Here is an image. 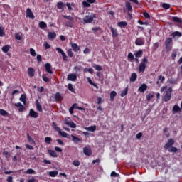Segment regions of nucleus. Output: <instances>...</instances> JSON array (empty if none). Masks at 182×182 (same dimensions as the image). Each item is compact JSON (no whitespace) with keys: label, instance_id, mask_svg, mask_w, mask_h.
Returning <instances> with one entry per match:
<instances>
[{"label":"nucleus","instance_id":"f257e3e1","mask_svg":"<svg viewBox=\"0 0 182 182\" xmlns=\"http://www.w3.org/2000/svg\"><path fill=\"white\" fill-rule=\"evenodd\" d=\"M63 17L64 19H68V21H65V26H67V28H73L75 25V23L73 22L75 18L73 16L63 15Z\"/></svg>","mask_w":182,"mask_h":182},{"label":"nucleus","instance_id":"f03ea898","mask_svg":"<svg viewBox=\"0 0 182 182\" xmlns=\"http://www.w3.org/2000/svg\"><path fill=\"white\" fill-rule=\"evenodd\" d=\"M95 18H96V14H95V13H88L83 18V22H85V23H92V21Z\"/></svg>","mask_w":182,"mask_h":182},{"label":"nucleus","instance_id":"7ed1b4c3","mask_svg":"<svg viewBox=\"0 0 182 182\" xmlns=\"http://www.w3.org/2000/svg\"><path fill=\"white\" fill-rule=\"evenodd\" d=\"M149 63V60L147 58H144L142 59L141 63L139 64V72L141 73V72H144L146 70V65Z\"/></svg>","mask_w":182,"mask_h":182},{"label":"nucleus","instance_id":"20e7f679","mask_svg":"<svg viewBox=\"0 0 182 182\" xmlns=\"http://www.w3.org/2000/svg\"><path fill=\"white\" fill-rule=\"evenodd\" d=\"M171 93H173V88L172 87H169L166 92V94L164 97V102H170V100H171Z\"/></svg>","mask_w":182,"mask_h":182},{"label":"nucleus","instance_id":"39448f33","mask_svg":"<svg viewBox=\"0 0 182 182\" xmlns=\"http://www.w3.org/2000/svg\"><path fill=\"white\" fill-rule=\"evenodd\" d=\"M55 50H57V52L58 53H60L62 55L63 60H64L65 62H68V55H66V53H65V51H63V50H62V48H56Z\"/></svg>","mask_w":182,"mask_h":182},{"label":"nucleus","instance_id":"423d86ee","mask_svg":"<svg viewBox=\"0 0 182 182\" xmlns=\"http://www.w3.org/2000/svg\"><path fill=\"white\" fill-rule=\"evenodd\" d=\"M83 153L85 156H92V149L90 145H87L83 148Z\"/></svg>","mask_w":182,"mask_h":182},{"label":"nucleus","instance_id":"0eeeda50","mask_svg":"<svg viewBox=\"0 0 182 182\" xmlns=\"http://www.w3.org/2000/svg\"><path fill=\"white\" fill-rule=\"evenodd\" d=\"M175 143V141L173 139H169L167 143L164 145L165 150H168L170 147L173 146Z\"/></svg>","mask_w":182,"mask_h":182},{"label":"nucleus","instance_id":"6e6552de","mask_svg":"<svg viewBox=\"0 0 182 182\" xmlns=\"http://www.w3.org/2000/svg\"><path fill=\"white\" fill-rule=\"evenodd\" d=\"M44 68L47 73H49V75H53V71L52 70V65H50V63H46Z\"/></svg>","mask_w":182,"mask_h":182},{"label":"nucleus","instance_id":"1a4fd4ad","mask_svg":"<svg viewBox=\"0 0 182 182\" xmlns=\"http://www.w3.org/2000/svg\"><path fill=\"white\" fill-rule=\"evenodd\" d=\"M96 2V0H86L82 1V6L83 8H89L90 6V4H95Z\"/></svg>","mask_w":182,"mask_h":182},{"label":"nucleus","instance_id":"9d476101","mask_svg":"<svg viewBox=\"0 0 182 182\" xmlns=\"http://www.w3.org/2000/svg\"><path fill=\"white\" fill-rule=\"evenodd\" d=\"M65 124L71 127V129H76V124L73 122L72 120L65 119L64 121Z\"/></svg>","mask_w":182,"mask_h":182},{"label":"nucleus","instance_id":"9b49d317","mask_svg":"<svg viewBox=\"0 0 182 182\" xmlns=\"http://www.w3.org/2000/svg\"><path fill=\"white\" fill-rule=\"evenodd\" d=\"M29 116L33 119H38V117H39V114H38L35 110L31 109L29 111Z\"/></svg>","mask_w":182,"mask_h":182},{"label":"nucleus","instance_id":"f8f14e48","mask_svg":"<svg viewBox=\"0 0 182 182\" xmlns=\"http://www.w3.org/2000/svg\"><path fill=\"white\" fill-rule=\"evenodd\" d=\"M67 79L70 82H75V80L77 79V75L76 74H70L68 75Z\"/></svg>","mask_w":182,"mask_h":182},{"label":"nucleus","instance_id":"ddd939ff","mask_svg":"<svg viewBox=\"0 0 182 182\" xmlns=\"http://www.w3.org/2000/svg\"><path fill=\"white\" fill-rule=\"evenodd\" d=\"M26 16H28V18H30L31 19H35V16L33 15V13L30 8H28L26 9Z\"/></svg>","mask_w":182,"mask_h":182},{"label":"nucleus","instance_id":"4468645a","mask_svg":"<svg viewBox=\"0 0 182 182\" xmlns=\"http://www.w3.org/2000/svg\"><path fill=\"white\" fill-rule=\"evenodd\" d=\"M109 29L112 33V38H117V36H119V33H117V29L113 28V26H110Z\"/></svg>","mask_w":182,"mask_h":182},{"label":"nucleus","instance_id":"2eb2a0df","mask_svg":"<svg viewBox=\"0 0 182 182\" xmlns=\"http://www.w3.org/2000/svg\"><path fill=\"white\" fill-rule=\"evenodd\" d=\"M54 99H55V102H62L63 98L62 97L60 92H58L55 93V95L54 96Z\"/></svg>","mask_w":182,"mask_h":182},{"label":"nucleus","instance_id":"dca6fc26","mask_svg":"<svg viewBox=\"0 0 182 182\" xmlns=\"http://www.w3.org/2000/svg\"><path fill=\"white\" fill-rule=\"evenodd\" d=\"M147 90V85L142 84L138 89V92H140V93H144Z\"/></svg>","mask_w":182,"mask_h":182},{"label":"nucleus","instance_id":"f3484780","mask_svg":"<svg viewBox=\"0 0 182 182\" xmlns=\"http://www.w3.org/2000/svg\"><path fill=\"white\" fill-rule=\"evenodd\" d=\"M14 106H16V107H19L18 109V112H23V110H25V107H23V105H22V103L21 102H17L16 104H14Z\"/></svg>","mask_w":182,"mask_h":182},{"label":"nucleus","instance_id":"a211bd4d","mask_svg":"<svg viewBox=\"0 0 182 182\" xmlns=\"http://www.w3.org/2000/svg\"><path fill=\"white\" fill-rule=\"evenodd\" d=\"M135 44L137 46H143V45H144V41H143V38H136L135 41Z\"/></svg>","mask_w":182,"mask_h":182},{"label":"nucleus","instance_id":"6ab92c4d","mask_svg":"<svg viewBox=\"0 0 182 182\" xmlns=\"http://www.w3.org/2000/svg\"><path fill=\"white\" fill-rule=\"evenodd\" d=\"M28 75L30 76V77H33L35 76V69L33 68H28Z\"/></svg>","mask_w":182,"mask_h":182},{"label":"nucleus","instance_id":"aec40b11","mask_svg":"<svg viewBox=\"0 0 182 182\" xmlns=\"http://www.w3.org/2000/svg\"><path fill=\"white\" fill-rule=\"evenodd\" d=\"M125 6L127 9V12H133V7L132 6V4L129 1H127L125 3Z\"/></svg>","mask_w":182,"mask_h":182},{"label":"nucleus","instance_id":"412c9836","mask_svg":"<svg viewBox=\"0 0 182 182\" xmlns=\"http://www.w3.org/2000/svg\"><path fill=\"white\" fill-rule=\"evenodd\" d=\"M71 48L74 52H79L80 50V47L77 43H72Z\"/></svg>","mask_w":182,"mask_h":182},{"label":"nucleus","instance_id":"4be33fe9","mask_svg":"<svg viewBox=\"0 0 182 182\" xmlns=\"http://www.w3.org/2000/svg\"><path fill=\"white\" fill-rule=\"evenodd\" d=\"M48 38L50 41H53L56 38V33L55 32H48Z\"/></svg>","mask_w":182,"mask_h":182},{"label":"nucleus","instance_id":"5701e85b","mask_svg":"<svg viewBox=\"0 0 182 182\" xmlns=\"http://www.w3.org/2000/svg\"><path fill=\"white\" fill-rule=\"evenodd\" d=\"M171 21L172 22H176V23H182L181 18H178V16H172Z\"/></svg>","mask_w":182,"mask_h":182},{"label":"nucleus","instance_id":"b1692460","mask_svg":"<svg viewBox=\"0 0 182 182\" xmlns=\"http://www.w3.org/2000/svg\"><path fill=\"white\" fill-rule=\"evenodd\" d=\"M10 49H11V46H9V45H6V46H3L1 48L2 52H4V53H8V52H9Z\"/></svg>","mask_w":182,"mask_h":182},{"label":"nucleus","instance_id":"393cba45","mask_svg":"<svg viewBox=\"0 0 182 182\" xmlns=\"http://www.w3.org/2000/svg\"><path fill=\"white\" fill-rule=\"evenodd\" d=\"M129 80L130 82H136L137 80V74L136 73H132Z\"/></svg>","mask_w":182,"mask_h":182},{"label":"nucleus","instance_id":"a878e982","mask_svg":"<svg viewBox=\"0 0 182 182\" xmlns=\"http://www.w3.org/2000/svg\"><path fill=\"white\" fill-rule=\"evenodd\" d=\"M72 140L75 143H79V141H82V139L76 136H74L73 134L71 135Z\"/></svg>","mask_w":182,"mask_h":182},{"label":"nucleus","instance_id":"bb28decb","mask_svg":"<svg viewBox=\"0 0 182 182\" xmlns=\"http://www.w3.org/2000/svg\"><path fill=\"white\" fill-rule=\"evenodd\" d=\"M38 26L40 29H45V28H48V24H46L45 21H40L38 23Z\"/></svg>","mask_w":182,"mask_h":182},{"label":"nucleus","instance_id":"cd10ccee","mask_svg":"<svg viewBox=\"0 0 182 182\" xmlns=\"http://www.w3.org/2000/svg\"><path fill=\"white\" fill-rule=\"evenodd\" d=\"M166 80V77L163 75H159L158 77V81L156 82V84L159 85V83H164Z\"/></svg>","mask_w":182,"mask_h":182},{"label":"nucleus","instance_id":"c85d7f7f","mask_svg":"<svg viewBox=\"0 0 182 182\" xmlns=\"http://www.w3.org/2000/svg\"><path fill=\"white\" fill-rule=\"evenodd\" d=\"M116 96H117V92H116V91H112L110 92V101L113 102Z\"/></svg>","mask_w":182,"mask_h":182},{"label":"nucleus","instance_id":"c756f323","mask_svg":"<svg viewBox=\"0 0 182 182\" xmlns=\"http://www.w3.org/2000/svg\"><path fill=\"white\" fill-rule=\"evenodd\" d=\"M27 140L30 144H36L35 140L29 135V134H27Z\"/></svg>","mask_w":182,"mask_h":182},{"label":"nucleus","instance_id":"7c9ffc66","mask_svg":"<svg viewBox=\"0 0 182 182\" xmlns=\"http://www.w3.org/2000/svg\"><path fill=\"white\" fill-rule=\"evenodd\" d=\"M177 52H178V50L173 49L171 53V58L173 60H176V58H177Z\"/></svg>","mask_w":182,"mask_h":182},{"label":"nucleus","instance_id":"2f4dec72","mask_svg":"<svg viewBox=\"0 0 182 182\" xmlns=\"http://www.w3.org/2000/svg\"><path fill=\"white\" fill-rule=\"evenodd\" d=\"M169 153H177L178 151V149H177V147L175 146H171L169 147V149H168Z\"/></svg>","mask_w":182,"mask_h":182},{"label":"nucleus","instance_id":"473e14b6","mask_svg":"<svg viewBox=\"0 0 182 182\" xmlns=\"http://www.w3.org/2000/svg\"><path fill=\"white\" fill-rule=\"evenodd\" d=\"M36 104L38 112H42V105H41V103H39V101L38 100H36Z\"/></svg>","mask_w":182,"mask_h":182},{"label":"nucleus","instance_id":"72a5a7b5","mask_svg":"<svg viewBox=\"0 0 182 182\" xmlns=\"http://www.w3.org/2000/svg\"><path fill=\"white\" fill-rule=\"evenodd\" d=\"M48 153L51 157H58V154L54 150L48 149Z\"/></svg>","mask_w":182,"mask_h":182},{"label":"nucleus","instance_id":"f704fd0d","mask_svg":"<svg viewBox=\"0 0 182 182\" xmlns=\"http://www.w3.org/2000/svg\"><path fill=\"white\" fill-rule=\"evenodd\" d=\"M180 110H181L180 107L178 105H176L173 106L172 112H173V113H177V112H180Z\"/></svg>","mask_w":182,"mask_h":182},{"label":"nucleus","instance_id":"c9c22d12","mask_svg":"<svg viewBox=\"0 0 182 182\" xmlns=\"http://www.w3.org/2000/svg\"><path fill=\"white\" fill-rule=\"evenodd\" d=\"M92 68H94V69H95V70H97L98 72H100L102 70H103V67L97 65V64H95Z\"/></svg>","mask_w":182,"mask_h":182},{"label":"nucleus","instance_id":"e433bc0d","mask_svg":"<svg viewBox=\"0 0 182 182\" xmlns=\"http://www.w3.org/2000/svg\"><path fill=\"white\" fill-rule=\"evenodd\" d=\"M57 8H58V9H63V8H65V3H63L62 1L58 2Z\"/></svg>","mask_w":182,"mask_h":182},{"label":"nucleus","instance_id":"4c0bfd02","mask_svg":"<svg viewBox=\"0 0 182 182\" xmlns=\"http://www.w3.org/2000/svg\"><path fill=\"white\" fill-rule=\"evenodd\" d=\"M20 101L23 103V105H26V95L23 94L20 97Z\"/></svg>","mask_w":182,"mask_h":182},{"label":"nucleus","instance_id":"58836bf2","mask_svg":"<svg viewBox=\"0 0 182 182\" xmlns=\"http://www.w3.org/2000/svg\"><path fill=\"white\" fill-rule=\"evenodd\" d=\"M117 26H119V28H124V26H127V22L126 21L118 22Z\"/></svg>","mask_w":182,"mask_h":182},{"label":"nucleus","instance_id":"ea45409f","mask_svg":"<svg viewBox=\"0 0 182 182\" xmlns=\"http://www.w3.org/2000/svg\"><path fill=\"white\" fill-rule=\"evenodd\" d=\"M129 92V88L128 87H127L124 90H122V92H121V97H124V96H126V95H127Z\"/></svg>","mask_w":182,"mask_h":182},{"label":"nucleus","instance_id":"a19ab883","mask_svg":"<svg viewBox=\"0 0 182 182\" xmlns=\"http://www.w3.org/2000/svg\"><path fill=\"white\" fill-rule=\"evenodd\" d=\"M53 128L55 129L56 132H60V127H58L56 122H53L52 123Z\"/></svg>","mask_w":182,"mask_h":182},{"label":"nucleus","instance_id":"79ce46f5","mask_svg":"<svg viewBox=\"0 0 182 182\" xmlns=\"http://www.w3.org/2000/svg\"><path fill=\"white\" fill-rule=\"evenodd\" d=\"M143 56V50H139L135 53L136 58H141Z\"/></svg>","mask_w":182,"mask_h":182},{"label":"nucleus","instance_id":"37998d69","mask_svg":"<svg viewBox=\"0 0 182 182\" xmlns=\"http://www.w3.org/2000/svg\"><path fill=\"white\" fill-rule=\"evenodd\" d=\"M50 177H56L58 176V171H52L49 172Z\"/></svg>","mask_w":182,"mask_h":182},{"label":"nucleus","instance_id":"c03bdc74","mask_svg":"<svg viewBox=\"0 0 182 182\" xmlns=\"http://www.w3.org/2000/svg\"><path fill=\"white\" fill-rule=\"evenodd\" d=\"M58 134L62 137H65V138L68 137V133L65 132H62V129H60V131H58Z\"/></svg>","mask_w":182,"mask_h":182},{"label":"nucleus","instance_id":"a18cd8bd","mask_svg":"<svg viewBox=\"0 0 182 182\" xmlns=\"http://www.w3.org/2000/svg\"><path fill=\"white\" fill-rule=\"evenodd\" d=\"M67 55L70 57V58H73V51L72 50V48H69L67 50Z\"/></svg>","mask_w":182,"mask_h":182},{"label":"nucleus","instance_id":"49530a36","mask_svg":"<svg viewBox=\"0 0 182 182\" xmlns=\"http://www.w3.org/2000/svg\"><path fill=\"white\" fill-rule=\"evenodd\" d=\"M0 114H1V116H8V114H9L5 109H0Z\"/></svg>","mask_w":182,"mask_h":182},{"label":"nucleus","instance_id":"de8ad7c7","mask_svg":"<svg viewBox=\"0 0 182 182\" xmlns=\"http://www.w3.org/2000/svg\"><path fill=\"white\" fill-rule=\"evenodd\" d=\"M26 173V174H36V172L35 171V170H33L32 168L27 169Z\"/></svg>","mask_w":182,"mask_h":182},{"label":"nucleus","instance_id":"09e8293b","mask_svg":"<svg viewBox=\"0 0 182 182\" xmlns=\"http://www.w3.org/2000/svg\"><path fill=\"white\" fill-rule=\"evenodd\" d=\"M45 143H46V144H50V143H52V138L46 136L45 138Z\"/></svg>","mask_w":182,"mask_h":182},{"label":"nucleus","instance_id":"8fccbe9b","mask_svg":"<svg viewBox=\"0 0 182 182\" xmlns=\"http://www.w3.org/2000/svg\"><path fill=\"white\" fill-rule=\"evenodd\" d=\"M87 130H88V132H95V130H96V125L90 126V127H87Z\"/></svg>","mask_w":182,"mask_h":182},{"label":"nucleus","instance_id":"3c124183","mask_svg":"<svg viewBox=\"0 0 182 182\" xmlns=\"http://www.w3.org/2000/svg\"><path fill=\"white\" fill-rule=\"evenodd\" d=\"M171 43H173V38H168L165 41V45H171Z\"/></svg>","mask_w":182,"mask_h":182},{"label":"nucleus","instance_id":"603ef678","mask_svg":"<svg viewBox=\"0 0 182 182\" xmlns=\"http://www.w3.org/2000/svg\"><path fill=\"white\" fill-rule=\"evenodd\" d=\"M73 164L75 166V167H79L80 166V161H79V160H74L73 161Z\"/></svg>","mask_w":182,"mask_h":182},{"label":"nucleus","instance_id":"864d4df0","mask_svg":"<svg viewBox=\"0 0 182 182\" xmlns=\"http://www.w3.org/2000/svg\"><path fill=\"white\" fill-rule=\"evenodd\" d=\"M165 46L167 52H170V50L173 49V46H171V44H165Z\"/></svg>","mask_w":182,"mask_h":182},{"label":"nucleus","instance_id":"5fc2aeb1","mask_svg":"<svg viewBox=\"0 0 182 182\" xmlns=\"http://www.w3.org/2000/svg\"><path fill=\"white\" fill-rule=\"evenodd\" d=\"M170 4H167V3H163L162 4V8H164V9H170Z\"/></svg>","mask_w":182,"mask_h":182},{"label":"nucleus","instance_id":"6e6d98bb","mask_svg":"<svg viewBox=\"0 0 182 182\" xmlns=\"http://www.w3.org/2000/svg\"><path fill=\"white\" fill-rule=\"evenodd\" d=\"M181 33L179 32V31H175L172 33V36H173V38H176V36H179L181 37Z\"/></svg>","mask_w":182,"mask_h":182},{"label":"nucleus","instance_id":"4d7b16f0","mask_svg":"<svg viewBox=\"0 0 182 182\" xmlns=\"http://www.w3.org/2000/svg\"><path fill=\"white\" fill-rule=\"evenodd\" d=\"M153 97H154V95L153 93H149L146 95V100L149 102L151 99H153Z\"/></svg>","mask_w":182,"mask_h":182},{"label":"nucleus","instance_id":"13d9d810","mask_svg":"<svg viewBox=\"0 0 182 182\" xmlns=\"http://www.w3.org/2000/svg\"><path fill=\"white\" fill-rule=\"evenodd\" d=\"M68 90L72 92V93H75V89L73 88V85L72 84H68Z\"/></svg>","mask_w":182,"mask_h":182},{"label":"nucleus","instance_id":"bf43d9fd","mask_svg":"<svg viewBox=\"0 0 182 182\" xmlns=\"http://www.w3.org/2000/svg\"><path fill=\"white\" fill-rule=\"evenodd\" d=\"M30 54L31 55V56H36V52L35 51V49L30 48Z\"/></svg>","mask_w":182,"mask_h":182},{"label":"nucleus","instance_id":"052dcab7","mask_svg":"<svg viewBox=\"0 0 182 182\" xmlns=\"http://www.w3.org/2000/svg\"><path fill=\"white\" fill-rule=\"evenodd\" d=\"M75 106H76V103L73 104V106L69 109L70 114H73V109H75Z\"/></svg>","mask_w":182,"mask_h":182},{"label":"nucleus","instance_id":"680f3d73","mask_svg":"<svg viewBox=\"0 0 182 182\" xmlns=\"http://www.w3.org/2000/svg\"><path fill=\"white\" fill-rule=\"evenodd\" d=\"M170 85H176L177 83V81L174 78H171L169 80Z\"/></svg>","mask_w":182,"mask_h":182},{"label":"nucleus","instance_id":"e2e57ef3","mask_svg":"<svg viewBox=\"0 0 182 182\" xmlns=\"http://www.w3.org/2000/svg\"><path fill=\"white\" fill-rule=\"evenodd\" d=\"M128 58L130 59V60H134V55H133V53H129Z\"/></svg>","mask_w":182,"mask_h":182},{"label":"nucleus","instance_id":"0e129e2a","mask_svg":"<svg viewBox=\"0 0 182 182\" xmlns=\"http://www.w3.org/2000/svg\"><path fill=\"white\" fill-rule=\"evenodd\" d=\"M15 39H16L17 41H21V39H22V37L21 36L20 33H16L15 34Z\"/></svg>","mask_w":182,"mask_h":182},{"label":"nucleus","instance_id":"69168bd1","mask_svg":"<svg viewBox=\"0 0 182 182\" xmlns=\"http://www.w3.org/2000/svg\"><path fill=\"white\" fill-rule=\"evenodd\" d=\"M43 46H44L45 49H50V45H49V43H48V42H45L43 43Z\"/></svg>","mask_w":182,"mask_h":182},{"label":"nucleus","instance_id":"338daca9","mask_svg":"<svg viewBox=\"0 0 182 182\" xmlns=\"http://www.w3.org/2000/svg\"><path fill=\"white\" fill-rule=\"evenodd\" d=\"M143 16L146 19H149L150 18V14L146 11L143 13Z\"/></svg>","mask_w":182,"mask_h":182},{"label":"nucleus","instance_id":"774afa93","mask_svg":"<svg viewBox=\"0 0 182 182\" xmlns=\"http://www.w3.org/2000/svg\"><path fill=\"white\" fill-rule=\"evenodd\" d=\"M42 77H43V82H49V78L46 77V75H43Z\"/></svg>","mask_w":182,"mask_h":182}]
</instances>
